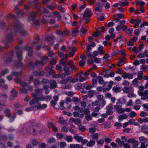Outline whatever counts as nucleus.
I'll return each instance as SVG.
<instances>
[{"mask_svg":"<svg viewBox=\"0 0 148 148\" xmlns=\"http://www.w3.org/2000/svg\"><path fill=\"white\" fill-rule=\"evenodd\" d=\"M59 122L60 123L62 124H64L65 123V121L64 118L61 117H60L59 118Z\"/></svg>","mask_w":148,"mask_h":148,"instance_id":"338daca9","label":"nucleus"},{"mask_svg":"<svg viewBox=\"0 0 148 148\" xmlns=\"http://www.w3.org/2000/svg\"><path fill=\"white\" fill-rule=\"evenodd\" d=\"M124 14L122 13L114 15V20L116 23L118 22L121 18H123Z\"/></svg>","mask_w":148,"mask_h":148,"instance_id":"f3484780","label":"nucleus"},{"mask_svg":"<svg viewBox=\"0 0 148 148\" xmlns=\"http://www.w3.org/2000/svg\"><path fill=\"white\" fill-rule=\"evenodd\" d=\"M37 16L36 14L34 12H31L29 16L28 20L29 21L33 20V23L36 26H38L39 25V22L36 19H34Z\"/></svg>","mask_w":148,"mask_h":148,"instance_id":"39448f33","label":"nucleus"},{"mask_svg":"<svg viewBox=\"0 0 148 148\" xmlns=\"http://www.w3.org/2000/svg\"><path fill=\"white\" fill-rule=\"evenodd\" d=\"M136 73H133L132 74H130L129 73H123L122 74L121 76L123 77L124 79H125L127 78L131 79L133 78V75H135Z\"/></svg>","mask_w":148,"mask_h":148,"instance_id":"9d476101","label":"nucleus"},{"mask_svg":"<svg viewBox=\"0 0 148 148\" xmlns=\"http://www.w3.org/2000/svg\"><path fill=\"white\" fill-rule=\"evenodd\" d=\"M55 37L53 36H49L47 37L45 39V41L49 45H51L54 43Z\"/></svg>","mask_w":148,"mask_h":148,"instance_id":"f8f14e48","label":"nucleus"},{"mask_svg":"<svg viewBox=\"0 0 148 148\" xmlns=\"http://www.w3.org/2000/svg\"><path fill=\"white\" fill-rule=\"evenodd\" d=\"M48 89L49 85H48L45 84L43 86L42 89V90H45V94H48L49 93V91Z\"/></svg>","mask_w":148,"mask_h":148,"instance_id":"7c9ffc66","label":"nucleus"},{"mask_svg":"<svg viewBox=\"0 0 148 148\" xmlns=\"http://www.w3.org/2000/svg\"><path fill=\"white\" fill-rule=\"evenodd\" d=\"M5 82V80L2 79H0V86L2 87L3 88L7 89L8 88V86L7 85L5 84L4 83Z\"/></svg>","mask_w":148,"mask_h":148,"instance_id":"412c9836","label":"nucleus"},{"mask_svg":"<svg viewBox=\"0 0 148 148\" xmlns=\"http://www.w3.org/2000/svg\"><path fill=\"white\" fill-rule=\"evenodd\" d=\"M127 118V115L124 114L120 115L119 117L118 120L119 122H121L123 120L126 119Z\"/></svg>","mask_w":148,"mask_h":148,"instance_id":"5701e85b","label":"nucleus"},{"mask_svg":"<svg viewBox=\"0 0 148 148\" xmlns=\"http://www.w3.org/2000/svg\"><path fill=\"white\" fill-rule=\"evenodd\" d=\"M98 106L101 107V108L103 107L106 104V101L105 99L101 100L100 101H98Z\"/></svg>","mask_w":148,"mask_h":148,"instance_id":"c85d7f7f","label":"nucleus"},{"mask_svg":"<svg viewBox=\"0 0 148 148\" xmlns=\"http://www.w3.org/2000/svg\"><path fill=\"white\" fill-rule=\"evenodd\" d=\"M79 32L77 29H73L72 31L71 35L73 37H75L77 36Z\"/></svg>","mask_w":148,"mask_h":148,"instance_id":"58836bf2","label":"nucleus"},{"mask_svg":"<svg viewBox=\"0 0 148 148\" xmlns=\"http://www.w3.org/2000/svg\"><path fill=\"white\" fill-rule=\"evenodd\" d=\"M17 92L14 89H12L11 91V96L12 97H16L17 96Z\"/></svg>","mask_w":148,"mask_h":148,"instance_id":"79ce46f5","label":"nucleus"},{"mask_svg":"<svg viewBox=\"0 0 148 148\" xmlns=\"http://www.w3.org/2000/svg\"><path fill=\"white\" fill-rule=\"evenodd\" d=\"M114 109L117 110V112L118 113H119V111L121 110L122 108V106L121 105H115L114 106Z\"/></svg>","mask_w":148,"mask_h":148,"instance_id":"2f4dec72","label":"nucleus"},{"mask_svg":"<svg viewBox=\"0 0 148 148\" xmlns=\"http://www.w3.org/2000/svg\"><path fill=\"white\" fill-rule=\"evenodd\" d=\"M64 140L68 142H72L73 140V137L70 136L66 135L64 137Z\"/></svg>","mask_w":148,"mask_h":148,"instance_id":"bb28decb","label":"nucleus"},{"mask_svg":"<svg viewBox=\"0 0 148 148\" xmlns=\"http://www.w3.org/2000/svg\"><path fill=\"white\" fill-rule=\"evenodd\" d=\"M29 126V127L27 129L23 128L22 129L21 133L23 134L28 133L35 134L40 132L41 130V127L35 123H31Z\"/></svg>","mask_w":148,"mask_h":148,"instance_id":"f03ea898","label":"nucleus"},{"mask_svg":"<svg viewBox=\"0 0 148 148\" xmlns=\"http://www.w3.org/2000/svg\"><path fill=\"white\" fill-rule=\"evenodd\" d=\"M116 141L118 143L119 145L122 147L125 144V142L123 141H121L119 138H117L116 140Z\"/></svg>","mask_w":148,"mask_h":148,"instance_id":"c9c22d12","label":"nucleus"},{"mask_svg":"<svg viewBox=\"0 0 148 148\" xmlns=\"http://www.w3.org/2000/svg\"><path fill=\"white\" fill-rule=\"evenodd\" d=\"M143 72L142 71H139L138 72L137 75V78L139 80H141L143 77Z\"/></svg>","mask_w":148,"mask_h":148,"instance_id":"603ef678","label":"nucleus"},{"mask_svg":"<svg viewBox=\"0 0 148 148\" xmlns=\"http://www.w3.org/2000/svg\"><path fill=\"white\" fill-rule=\"evenodd\" d=\"M94 6L95 7V10L96 11L101 12L102 11V9L100 5V3L97 2L94 4Z\"/></svg>","mask_w":148,"mask_h":148,"instance_id":"2eb2a0df","label":"nucleus"},{"mask_svg":"<svg viewBox=\"0 0 148 148\" xmlns=\"http://www.w3.org/2000/svg\"><path fill=\"white\" fill-rule=\"evenodd\" d=\"M74 138L78 142H80L82 141L83 139L82 137L79 136L77 134H75L74 135Z\"/></svg>","mask_w":148,"mask_h":148,"instance_id":"393cba45","label":"nucleus"},{"mask_svg":"<svg viewBox=\"0 0 148 148\" xmlns=\"http://www.w3.org/2000/svg\"><path fill=\"white\" fill-rule=\"evenodd\" d=\"M103 47L101 45H100L99 47L98 50L100 54H104L105 53L104 51L103 50Z\"/></svg>","mask_w":148,"mask_h":148,"instance_id":"a19ab883","label":"nucleus"},{"mask_svg":"<svg viewBox=\"0 0 148 148\" xmlns=\"http://www.w3.org/2000/svg\"><path fill=\"white\" fill-rule=\"evenodd\" d=\"M56 141L55 139L53 137H51L49 138L47 141L48 143H54Z\"/></svg>","mask_w":148,"mask_h":148,"instance_id":"0e129e2a","label":"nucleus"},{"mask_svg":"<svg viewBox=\"0 0 148 148\" xmlns=\"http://www.w3.org/2000/svg\"><path fill=\"white\" fill-rule=\"evenodd\" d=\"M138 94L140 96H143L141 97V99L144 100L148 98V90H146L143 92H138Z\"/></svg>","mask_w":148,"mask_h":148,"instance_id":"6e6552de","label":"nucleus"},{"mask_svg":"<svg viewBox=\"0 0 148 148\" xmlns=\"http://www.w3.org/2000/svg\"><path fill=\"white\" fill-rule=\"evenodd\" d=\"M140 51H137L136 54L137 57L139 58H145V56L144 55L143 53H141L140 52Z\"/></svg>","mask_w":148,"mask_h":148,"instance_id":"e433bc0d","label":"nucleus"},{"mask_svg":"<svg viewBox=\"0 0 148 148\" xmlns=\"http://www.w3.org/2000/svg\"><path fill=\"white\" fill-rule=\"evenodd\" d=\"M23 25L19 22L15 23L13 26L12 30H8L5 34V38L3 41V43L5 45L4 48L7 49L9 47L8 43L13 41V37L16 35L18 32H19L21 35H24L25 33V31L23 28Z\"/></svg>","mask_w":148,"mask_h":148,"instance_id":"f257e3e1","label":"nucleus"},{"mask_svg":"<svg viewBox=\"0 0 148 148\" xmlns=\"http://www.w3.org/2000/svg\"><path fill=\"white\" fill-rule=\"evenodd\" d=\"M92 14L91 8H86L85 10V13L83 16L86 19L87 18L90 17Z\"/></svg>","mask_w":148,"mask_h":148,"instance_id":"9b49d317","label":"nucleus"},{"mask_svg":"<svg viewBox=\"0 0 148 148\" xmlns=\"http://www.w3.org/2000/svg\"><path fill=\"white\" fill-rule=\"evenodd\" d=\"M88 92H89L87 94V96L90 98H91L93 97L94 96V93H95V91L93 90L89 91Z\"/></svg>","mask_w":148,"mask_h":148,"instance_id":"8fccbe9b","label":"nucleus"},{"mask_svg":"<svg viewBox=\"0 0 148 148\" xmlns=\"http://www.w3.org/2000/svg\"><path fill=\"white\" fill-rule=\"evenodd\" d=\"M120 5L121 6L124 7L129 4V2L127 1H125L124 2L120 1Z\"/></svg>","mask_w":148,"mask_h":148,"instance_id":"09e8293b","label":"nucleus"},{"mask_svg":"<svg viewBox=\"0 0 148 148\" xmlns=\"http://www.w3.org/2000/svg\"><path fill=\"white\" fill-rule=\"evenodd\" d=\"M107 110L106 113L109 115L112 114L113 113L112 110L113 109V105L112 104H109L106 107Z\"/></svg>","mask_w":148,"mask_h":148,"instance_id":"4468645a","label":"nucleus"},{"mask_svg":"<svg viewBox=\"0 0 148 148\" xmlns=\"http://www.w3.org/2000/svg\"><path fill=\"white\" fill-rule=\"evenodd\" d=\"M97 80L100 84H103L104 82L103 78L101 76H97Z\"/></svg>","mask_w":148,"mask_h":148,"instance_id":"4c0bfd02","label":"nucleus"},{"mask_svg":"<svg viewBox=\"0 0 148 148\" xmlns=\"http://www.w3.org/2000/svg\"><path fill=\"white\" fill-rule=\"evenodd\" d=\"M139 140L141 144H145L147 141V139L143 136H142L139 138Z\"/></svg>","mask_w":148,"mask_h":148,"instance_id":"f704fd0d","label":"nucleus"},{"mask_svg":"<svg viewBox=\"0 0 148 148\" xmlns=\"http://www.w3.org/2000/svg\"><path fill=\"white\" fill-rule=\"evenodd\" d=\"M13 53L12 51L10 52L8 56L6 57V55L4 56L3 57V59L4 62L6 63L10 62L12 60V57L13 56Z\"/></svg>","mask_w":148,"mask_h":148,"instance_id":"423d86ee","label":"nucleus"},{"mask_svg":"<svg viewBox=\"0 0 148 148\" xmlns=\"http://www.w3.org/2000/svg\"><path fill=\"white\" fill-rule=\"evenodd\" d=\"M59 146L61 148H64L66 146V143L65 142H61L60 143Z\"/></svg>","mask_w":148,"mask_h":148,"instance_id":"5fc2aeb1","label":"nucleus"},{"mask_svg":"<svg viewBox=\"0 0 148 148\" xmlns=\"http://www.w3.org/2000/svg\"><path fill=\"white\" fill-rule=\"evenodd\" d=\"M60 83L62 84L61 87L63 88L69 89L71 87V84L66 82L65 80L61 81Z\"/></svg>","mask_w":148,"mask_h":148,"instance_id":"0eeeda50","label":"nucleus"},{"mask_svg":"<svg viewBox=\"0 0 148 148\" xmlns=\"http://www.w3.org/2000/svg\"><path fill=\"white\" fill-rule=\"evenodd\" d=\"M38 143V141L37 139H34L32 140V144L34 146L37 145Z\"/></svg>","mask_w":148,"mask_h":148,"instance_id":"e2e57ef3","label":"nucleus"},{"mask_svg":"<svg viewBox=\"0 0 148 148\" xmlns=\"http://www.w3.org/2000/svg\"><path fill=\"white\" fill-rule=\"evenodd\" d=\"M82 147L83 146L82 145H79L77 144L75 145H70L69 148H82Z\"/></svg>","mask_w":148,"mask_h":148,"instance_id":"cd10ccee","label":"nucleus"},{"mask_svg":"<svg viewBox=\"0 0 148 148\" xmlns=\"http://www.w3.org/2000/svg\"><path fill=\"white\" fill-rule=\"evenodd\" d=\"M49 83L50 84L49 88L50 89H53L56 87V82L55 80H51L49 81Z\"/></svg>","mask_w":148,"mask_h":148,"instance_id":"6ab92c4d","label":"nucleus"},{"mask_svg":"<svg viewBox=\"0 0 148 148\" xmlns=\"http://www.w3.org/2000/svg\"><path fill=\"white\" fill-rule=\"evenodd\" d=\"M99 135V134L95 133L91 134L90 136L93 139L97 140L98 139V136Z\"/></svg>","mask_w":148,"mask_h":148,"instance_id":"ea45409f","label":"nucleus"},{"mask_svg":"<svg viewBox=\"0 0 148 148\" xmlns=\"http://www.w3.org/2000/svg\"><path fill=\"white\" fill-rule=\"evenodd\" d=\"M10 110L9 109H6L4 111V113L5 114V116L8 117L9 118L10 117L11 115L10 113Z\"/></svg>","mask_w":148,"mask_h":148,"instance_id":"de8ad7c7","label":"nucleus"},{"mask_svg":"<svg viewBox=\"0 0 148 148\" xmlns=\"http://www.w3.org/2000/svg\"><path fill=\"white\" fill-rule=\"evenodd\" d=\"M125 59V57H123L122 58L120 59L117 63V65L119 66H122L123 65V64H122V62H124V60Z\"/></svg>","mask_w":148,"mask_h":148,"instance_id":"473e14b6","label":"nucleus"},{"mask_svg":"<svg viewBox=\"0 0 148 148\" xmlns=\"http://www.w3.org/2000/svg\"><path fill=\"white\" fill-rule=\"evenodd\" d=\"M73 115L75 117H78L80 118H83L84 116V115L82 113L80 114L79 112H73Z\"/></svg>","mask_w":148,"mask_h":148,"instance_id":"aec40b11","label":"nucleus"},{"mask_svg":"<svg viewBox=\"0 0 148 148\" xmlns=\"http://www.w3.org/2000/svg\"><path fill=\"white\" fill-rule=\"evenodd\" d=\"M48 19L47 18V17H46L45 18L43 17L42 18L41 20V21L42 23L43 24H45L48 21Z\"/></svg>","mask_w":148,"mask_h":148,"instance_id":"13d9d810","label":"nucleus"},{"mask_svg":"<svg viewBox=\"0 0 148 148\" xmlns=\"http://www.w3.org/2000/svg\"><path fill=\"white\" fill-rule=\"evenodd\" d=\"M136 113L134 111H132L129 113V116L130 118H133L137 116Z\"/></svg>","mask_w":148,"mask_h":148,"instance_id":"a18cd8bd","label":"nucleus"},{"mask_svg":"<svg viewBox=\"0 0 148 148\" xmlns=\"http://www.w3.org/2000/svg\"><path fill=\"white\" fill-rule=\"evenodd\" d=\"M56 33L57 34H60L63 36H64L65 35L69 34L70 33V32L68 29H66L63 32L59 30H57L56 31Z\"/></svg>","mask_w":148,"mask_h":148,"instance_id":"ddd939ff","label":"nucleus"},{"mask_svg":"<svg viewBox=\"0 0 148 148\" xmlns=\"http://www.w3.org/2000/svg\"><path fill=\"white\" fill-rule=\"evenodd\" d=\"M124 92L127 93L129 92L130 91V89L128 87H125L123 89Z\"/></svg>","mask_w":148,"mask_h":148,"instance_id":"052dcab7","label":"nucleus"},{"mask_svg":"<svg viewBox=\"0 0 148 148\" xmlns=\"http://www.w3.org/2000/svg\"><path fill=\"white\" fill-rule=\"evenodd\" d=\"M97 129L95 127H91L89 129V131L91 133H93L95 132L96 130Z\"/></svg>","mask_w":148,"mask_h":148,"instance_id":"bf43d9fd","label":"nucleus"},{"mask_svg":"<svg viewBox=\"0 0 148 148\" xmlns=\"http://www.w3.org/2000/svg\"><path fill=\"white\" fill-rule=\"evenodd\" d=\"M32 95L34 98L29 102V104L31 105L35 104V102L38 103L39 101H44L46 100L45 96L43 95H41L39 97H38L37 94L33 92L32 93Z\"/></svg>","mask_w":148,"mask_h":148,"instance_id":"7ed1b4c3","label":"nucleus"},{"mask_svg":"<svg viewBox=\"0 0 148 148\" xmlns=\"http://www.w3.org/2000/svg\"><path fill=\"white\" fill-rule=\"evenodd\" d=\"M122 84L124 86H129L130 84V83L126 80H124L123 81Z\"/></svg>","mask_w":148,"mask_h":148,"instance_id":"774afa93","label":"nucleus"},{"mask_svg":"<svg viewBox=\"0 0 148 148\" xmlns=\"http://www.w3.org/2000/svg\"><path fill=\"white\" fill-rule=\"evenodd\" d=\"M45 63L43 62H41L39 60H37L36 61L35 63H34L32 62H30L29 64V66L31 67H33L35 66L36 65L39 64L40 65H43L45 64Z\"/></svg>","mask_w":148,"mask_h":148,"instance_id":"a211bd4d","label":"nucleus"},{"mask_svg":"<svg viewBox=\"0 0 148 148\" xmlns=\"http://www.w3.org/2000/svg\"><path fill=\"white\" fill-rule=\"evenodd\" d=\"M95 144V142L94 141L91 140L87 144V145L88 147H91Z\"/></svg>","mask_w":148,"mask_h":148,"instance_id":"3c124183","label":"nucleus"},{"mask_svg":"<svg viewBox=\"0 0 148 148\" xmlns=\"http://www.w3.org/2000/svg\"><path fill=\"white\" fill-rule=\"evenodd\" d=\"M112 90L114 92H119L121 90V88L118 86L117 85L114 86L113 87Z\"/></svg>","mask_w":148,"mask_h":148,"instance_id":"72a5a7b5","label":"nucleus"},{"mask_svg":"<svg viewBox=\"0 0 148 148\" xmlns=\"http://www.w3.org/2000/svg\"><path fill=\"white\" fill-rule=\"evenodd\" d=\"M21 72H12L11 73V75H12L15 76H18L21 74Z\"/></svg>","mask_w":148,"mask_h":148,"instance_id":"680f3d73","label":"nucleus"},{"mask_svg":"<svg viewBox=\"0 0 148 148\" xmlns=\"http://www.w3.org/2000/svg\"><path fill=\"white\" fill-rule=\"evenodd\" d=\"M143 109L145 111H148V104L146 103L143 104Z\"/></svg>","mask_w":148,"mask_h":148,"instance_id":"4d7b16f0","label":"nucleus"},{"mask_svg":"<svg viewBox=\"0 0 148 148\" xmlns=\"http://www.w3.org/2000/svg\"><path fill=\"white\" fill-rule=\"evenodd\" d=\"M97 98L98 99L97 101H100L104 99V96L102 95H98L97 96Z\"/></svg>","mask_w":148,"mask_h":148,"instance_id":"6e6d98bb","label":"nucleus"},{"mask_svg":"<svg viewBox=\"0 0 148 148\" xmlns=\"http://www.w3.org/2000/svg\"><path fill=\"white\" fill-rule=\"evenodd\" d=\"M128 143L133 144V148H136L139 144V142L135 140L134 138H130L127 140Z\"/></svg>","mask_w":148,"mask_h":148,"instance_id":"1a4fd4ad","label":"nucleus"},{"mask_svg":"<svg viewBox=\"0 0 148 148\" xmlns=\"http://www.w3.org/2000/svg\"><path fill=\"white\" fill-rule=\"evenodd\" d=\"M6 102L3 100H1L0 101V111L3 110V109L1 107H3L5 106Z\"/></svg>","mask_w":148,"mask_h":148,"instance_id":"37998d69","label":"nucleus"},{"mask_svg":"<svg viewBox=\"0 0 148 148\" xmlns=\"http://www.w3.org/2000/svg\"><path fill=\"white\" fill-rule=\"evenodd\" d=\"M27 50L28 51V55L29 56H31L33 54V51L32 50V48L30 47L27 46L26 48Z\"/></svg>","mask_w":148,"mask_h":148,"instance_id":"a878e982","label":"nucleus"},{"mask_svg":"<svg viewBox=\"0 0 148 148\" xmlns=\"http://www.w3.org/2000/svg\"><path fill=\"white\" fill-rule=\"evenodd\" d=\"M64 72V75H70L73 72V71L70 70L69 68L66 66H65L63 68Z\"/></svg>","mask_w":148,"mask_h":148,"instance_id":"dca6fc26","label":"nucleus"},{"mask_svg":"<svg viewBox=\"0 0 148 148\" xmlns=\"http://www.w3.org/2000/svg\"><path fill=\"white\" fill-rule=\"evenodd\" d=\"M16 55L18 59L19 60L18 62H15L14 66V68H18L22 65V64L21 61L22 60V51H20L17 50L16 51Z\"/></svg>","mask_w":148,"mask_h":148,"instance_id":"20e7f679","label":"nucleus"},{"mask_svg":"<svg viewBox=\"0 0 148 148\" xmlns=\"http://www.w3.org/2000/svg\"><path fill=\"white\" fill-rule=\"evenodd\" d=\"M24 14V12L22 10H20L17 13V15L19 16H22Z\"/></svg>","mask_w":148,"mask_h":148,"instance_id":"69168bd1","label":"nucleus"},{"mask_svg":"<svg viewBox=\"0 0 148 148\" xmlns=\"http://www.w3.org/2000/svg\"><path fill=\"white\" fill-rule=\"evenodd\" d=\"M131 110L132 109L131 108H126V109L123 108L119 111V112L123 113L125 111L127 112H129L131 111Z\"/></svg>","mask_w":148,"mask_h":148,"instance_id":"49530a36","label":"nucleus"},{"mask_svg":"<svg viewBox=\"0 0 148 148\" xmlns=\"http://www.w3.org/2000/svg\"><path fill=\"white\" fill-rule=\"evenodd\" d=\"M9 72V71L7 69H5L3 71H2L0 73V78L2 76H4L5 74Z\"/></svg>","mask_w":148,"mask_h":148,"instance_id":"c03bdc74","label":"nucleus"},{"mask_svg":"<svg viewBox=\"0 0 148 148\" xmlns=\"http://www.w3.org/2000/svg\"><path fill=\"white\" fill-rule=\"evenodd\" d=\"M33 73L36 76H42L43 75L44 72L43 71H33Z\"/></svg>","mask_w":148,"mask_h":148,"instance_id":"c756f323","label":"nucleus"},{"mask_svg":"<svg viewBox=\"0 0 148 148\" xmlns=\"http://www.w3.org/2000/svg\"><path fill=\"white\" fill-rule=\"evenodd\" d=\"M72 121L76 125H78L79 124H81V121L80 119H74V118H71Z\"/></svg>","mask_w":148,"mask_h":148,"instance_id":"4be33fe9","label":"nucleus"},{"mask_svg":"<svg viewBox=\"0 0 148 148\" xmlns=\"http://www.w3.org/2000/svg\"><path fill=\"white\" fill-rule=\"evenodd\" d=\"M76 50V48L73 47L72 49L71 50V51L69 52V57H72L74 54Z\"/></svg>","mask_w":148,"mask_h":148,"instance_id":"b1692460","label":"nucleus"},{"mask_svg":"<svg viewBox=\"0 0 148 148\" xmlns=\"http://www.w3.org/2000/svg\"><path fill=\"white\" fill-rule=\"evenodd\" d=\"M64 103L63 100L61 101L60 103V108L61 110H64L65 109V107L64 106Z\"/></svg>","mask_w":148,"mask_h":148,"instance_id":"864d4df0","label":"nucleus"}]
</instances>
